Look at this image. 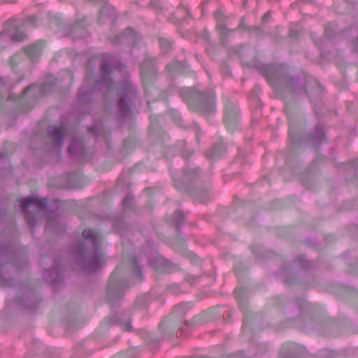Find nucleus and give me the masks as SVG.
I'll return each instance as SVG.
<instances>
[{
	"label": "nucleus",
	"instance_id": "nucleus-1",
	"mask_svg": "<svg viewBox=\"0 0 358 358\" xmlns=\"http://www.w3.org/2000/svg\"><path fill=\"white\" fill-rule=\"evenodd\" d=\"M215 94L214 92H211L208 95L201 93L199 94V99L196 103V106H194L193 102L189 101L188 106L190 110H197L204 116H206L210 113H213L215 110Z\"/></svg>",
	"mask_w": 358,
	"mask_h": 358
},
{
	"label": "nucleus",
	"instance_id": "nucleus-19",
	"mask_svg": "<svg viewBox=\"0 0 358 358\" xmlns=\"http://www.w3.org/2000/svg\"><path fill=\"white\" fill-rule=\"evenodd\" d=\"M207 156H208V158H210L211 159H215L216 158L214 152H212V153L211 152H208L207 153Z\"/></svg>",
	"mask_w": 358,
	"mask_h": 358
},
{
	"label": "nucleus",
	"instance_id": "nucleus-7",
	"mask_svg": "<svg viewBox=\"0 0 358 358\" xmlns=\"http://www.w3.org/2000/svg\"><path fill=\"white\" fill-rule=\"evenodd\" d=\"M120 271V268H116L115 270L111 273L109 278V283L107 289V295L108 296L116 294L118 293V291L115 288V282L116 280L118 278V273Z\"/></svg>",
	"mask_w": 358,
	"mask_h": 358
},
{
	"label": "nucleus",
	"instance_id": "nucleus-2",
	"mask_svg": "<svg viewBox=\"0 0 358 358\" xmlns=\"http://www.w3.org/2000/svg\"><path fill=\"white\" fill-rule=\"evenodd\" d=\"M240 113L235 104L224 103V122L228 131L232 132L235 130Z\"/></svg>",
	"mask_w": 358,
	"mask_h": 358
},
{
	"label": "nucleus",
	"instance_id": "nucleus-18",
	"mask_svg": "<svg viewBox=\"0 0 358 358\" xmlns=\"http://www.w3.org/2000/svg\"><path fill=\"white\" fill-rule=\"evenodd\" d=\"M101 69L102 72L104 73H108L110 72L109 68L106 64L101 65Z\"/></svg>",
	"mask_w": 358,
	"mask_h": 358
},
{
	"label": "nucleus",
	"instance_id": "nucleus-12",
	"mask_svg": "<svg viewBox=\"0 0 358 358\" xmlns=\"http://www.w3.org/2000/svg\"><path fill=\"white\" fill-rule=\"evenodd\" d=\"M182 66V64L177 61H173L172 63L166 65V69L170 71H175L178 69Z\"/></svg>",
	"mask_w": 358,
	"mask_h": 358
},
{
	"label": "nucleus",
	"instance_id": "nucleus-15",
	"mask_svg": "<svg viewBox=\"0 0 358 358\" xmlns=\"http://www.w3.org/2000/svg\"><path fill=\"white\" fill-rule=\"evenodd\" d=\"M159 43L162 48L166 49L170 47V43L165 38H159Z\"/></svg>",
	"mask_w": 358,
	"mask_h": 358
},
{
	"label": "nucleus",
	"instance_id": "nucleus-4",
	"mask_svg": "<svg viewBox=\"0 0 358 358\" xmlns=\"http://www.w3.org/2000/svg\"><path fill=\"white\" fill-rule=\"evenodd\" d=\"M44 46L45 42L39 40L36 43L27 47L24 52L31 59L34 60L41 55Z\"/></svg>",
	"mask_w": 358,
	"mask_h": 358
},
{
	"label": "nucleus",
	"instance_id": "nucleus-9",
	"mask_svg": "<svg viewBox=\"0 0 358 358\" xmlns=\"http://www.w3.org/2000/svg\"><path fill=\"white\" fill-rule=\"evenodd\" d=\"M134 96V93L131 90V87L129 86L128 92L126 93L124 96H122L119 101L120 108L122 110V112L126 113V111L127 110V99H129V96Z\"/></svg>",
	"mask_w": 358,
	"mask_h": 358
},
{
	"label": "nucleus",
	"instance_id": "nucleus-16",
	"mask_svg": "<svg viewBox=\"0 0 358 358\" xmlns=\"http://www.w3.org/2000/svg\"><path fill=\"white\" fill-rule=\"evenodd\" d=\"M217 28L221 34H227V28L224 24H219L217 25Z\"/></svg>",
	"mask_w": 358,
	"mask_h": 358
},
{
	"label": "nucleus",
	"instance_id": "nucleus-14",
	"mask_svg": "<svg viewBox=\"0 0 358 358\" xmlns=\"http://www.w3.org/2000/svg\"><path fill=\"white\" fill-rule=\"evenodd\" d=\"M100 265V258L95 257L93 260V265H92L90 268H87L89 271H94L99 267Z\"/></svg>",
	"mask_w": 358,
	"mask_h": 358
},
{
	"label": "nucleus",
	"instance_id": "nucleus-24",
	"mask_svg": "<svg viewBox=\"0 0 358 358\" xmlns=\"http://www.w3.org/2000/svg\"><path fill=\"white\" fill-rule=\"evenodd\" d=\"M32 19H35V17H31L29 18L30 21H31Z\"/></svg>",
	"mask_w": 358,
	"mask_h": 358
},
{
	"label": "nucleus",
	"instance_id": "nucleus-11",
	"mask_svg": "<svg viewBox=\"0 0 358 358\" xmlns=\"http://www.w3.org/2000/svg\"><path fill=\"white\" fill-rule=\"evenodd\" d=\"M11 38L15 41H22L26 38L25 34L19 29H15L11 34Z\"/></svg>",
	"mask_w": 358,
	"mask_h": 358
},
{
	"label": "nucleus",
	"instance_id": "nucleus-21",
	"mask_svg": "<svg viewBox=\"0 0 358 358\" xmlns=\"http://www.w3.org/2000/svg\"><path fill=\"white\" fill-rule=\"evenodd\" d=\"M114 83L113 82H110V83L108 85L109 88H112V86Z\"/></svg>",
	"mask_w": 358,
	"mask_h": 358
},
{
	"label": "nucleus",
	"instance_id": "nucleus-23",
	"mask_svg": "<svg viewBox=\"0 0 358 358\" xmlns=\"http://www.w3.org/2000/svg\"><path fill=\"white\" fill-rule=\"evenodd\" d=\"M31 87V86L27 87L24 91L26 92V91L29 90V89Z\"/></svg>",
	"mask_w": 358,
	"mask_h": 358
},
{
	"label": "nucleus",
	"instance_id": "nucleus-8",
	"mask_svg": "<svg viewBox=\"0 0 358 358\" xmlns=\"http://www.w3.org/2000/svg\"><path fill=\"white\" fill-rule=\"evenodd\" d=\"M83 236L86 239H91L94 244H96L100 241L99 234L91 229H84Z\"/></svg>",
	"mask_w": 358,
	"mask_h": 358
},
{
	"label": "nucleus",
	"instance_id": "nucleus-5",
	"mask_svg": "<svg viewBox=\"0 0 358 358\" xmlns=\"http://www.w3.org/2000/svg\"><path fill=\"white\" fill-rule=\"evenodd\" d=\"M149 61H145L141 66V76L142 79V83L145 87L146 83L151 80L154 76V66H150Z\"/></svg>",
	"mask_w": 358,
	"mask_h": 358
},
{
	"label": "nucleus",
	"instance_id": "nucleus-22",
	"mask_svg": "<svg viewBox=\"0 0 358 358\" xmlns=\"http://www.w3.org/2000/svg\"><path fill=\"white\" fill-rule=\"evenodd\" d=\"M72 147H73V145H71L69 147V152H71V153L72 152Z\"/></svg>",
	"mask_w": 358,
	"mask_h": 358
},
{
	"label": "nucleus",
	"instance_id": "nucleus-3",
	"mask_svg": "<svg viewBox=\"0 0 358 358\" xmlns=\"http://www.w3.org/2000/svg\"><path fill=\"white\" fill-rule=\"evenodd\" d=\"M45 199H38L35 197H28L21 201V208L26 218L28 224H31V220L28 214V208L31 204H36L38 208H44L45 205Z\"/></svg>",
	"mask_w": 358,
	"mask_h": 358
},
{
	"label": "nucleus",
	"instance_id": "nucleus-20",
	"mask_svg": "<svg viewBox=\"0 0 358 358\" xmlns=\"http://www.w3.org/2000/svg\"><path fill=\"white\" fill-rule=\"evenodd\" d=\"M271 16V13L269 12L266 13L263 16V20L266 21Z\"/></svg>",
	"mask_w": 358,
	"mask_h": 358
},
{
	"label": "nucleus",
	"instance_id": "nucleus-25",
	"mask_svg": "<svg viewBox=\"0 0 358 358\" xmlns=\"http://www.w3.org/2000/svg\"><path fill=\"white\" fill-rule=\"evenodd\" d=\"M13 59H14V57H12V58L10 59L11 62H13Z\"/></svg>",
	"mask_w": 358,
	"mask_h": 358
},
{
	"label": "nucleus",
	"instance_id": "nucleus-17",
	"mask_svg": "<svg viewBox=\"0 0 358 358\" xmlns=\"http://www.w3.org/2000/svg\"><path fill=\"white\" fill-rule=\"evenodd\" d=\"M121 327L123 330L129 331L131 328V323L129 321H127V322H125L124 324H121Z\"/></svg>",
	"mask_w": 358,
	"mask_h": 358
},
{
	"label": "nucleus",
	"instance_id": "nucleus-13",
	"mask_svg": "<svg viewBox=\"0 0 358 358\" xmlns=\"http://www.w3.org/2000/svg\"><path fill=\"white\" fill-rule=\"evenodd\" d=\"M124 36L127 37L131 38V40L134 41L136 38L137 37V35L134 30H133L131 28H128L124 31Z\"/></svg>",
	"mask_w": 358,
	"mask_h": 358
},
{
	"label": "nucleus",
	"instance_id": "nucleus-6",
	"mask_svg": "<svg viewBox=\"0 0 358 358\" xmlns=\"http://www.w3.org/2000/svg\"><path fill=\"white\" fill-rule=\"evenodd\" d=\"M48 131L49 135L54 138L55 142L61 143L64 137L66 134V128L64 126H50L48 127Z\"/></svg>",
	"mask_w": 358,
	"mask_h": 358
},
{
	"label": "nucleus",
	"instance_id": "nucleus-10",
	"mask_svg": "<svg viewBox=\"0 0 358 358\" xmlns=\"http://www.w3.org/2000/svg\"><path fill=\"white\" fill-rule=\"evenodd\" d=\"M129 268L131 270L133 275H136L140 278L141 277V269L139 268L136 262L134 259H132L129 264Z\"/></svg>",
	"mask_w": 358,
	"mask_h": 358
}]
</instances>
